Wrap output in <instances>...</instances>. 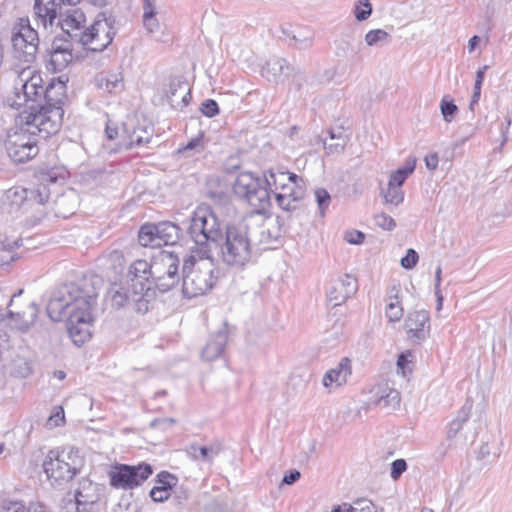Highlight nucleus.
Instances as JSON below:
<instances>
[{
    "label": "nucleus",
    "mask_w": 512,
    "mask_h": 512,
    "mask_svg": "<svg viewBox=\"0 0 512 512\" xmlns=\"http://www.w3.org/2000/svg\"><path fill=\"white\" fill-rule=\"evenodd\" d=\"M101 282L99 277L91 276L58 287L47 304V315L53 321H61L64 317L69 318L71 310L81 306L82 301L97 299L98 286Z\"/></svg>",
    "instance_id": "nucleus-1"
},
{
    "label": "nucleus",
    "mask_w": 512,
    "mask_h": 512,
    "mask_svg": "<svg viewBox=\"0 0 512 512\" xmlns=\"http://www.w3.org/2000/svg\"><path fill=\"white\" fill-rule=\"evenodd\" d=\"M215 263L207 250L189 252L183 260L182 291L187 298L204 295L215 284Z\"/></svg>",
    "instance_id": "nucleus-2"
},
{
    "label": "nucleus",
    "mask_w": 512,
    "mask_h": 512,
    "mask_svg": "<svg viewBox=\"0 0 512 512\" xmlns=\"http://www.w3.org/2000/svg\"><path fill=\"white\" fill-rule=\"evenodd\" d=\"M84 458L78 449L64 447L50 450L43 462V469L51 484L63 487L82 469Z\"/></svg>",
    "instance_id": "nucleus-3"
},
{
    "label": "nucleus",
    "mask_w": 512,
    "mask_h": 512,
    "mask_svg": "<svg viewBox=\"0 0 512 512\" xmlns=\"http://www.w3.org/2000/svg\"><path fill=\"white\" fill-rule=\"evenodd\" d=\"M248 223L228 225L220 246L222 262L232 268H243L252 258V238Z\"/></svg>",
    "instance_id": "nucleus-4"
},
{
    "label": "nucleus",
    "mask_w": 512,
    "mask_h": 512,
    "mask_svg": "<svg viewBox=\"0 0 512 512\" xmlns=\"http://www.w3.org/2000/svg\"><path fill=\"white\" fill-rule=\"evenodd\" d=\"M188 234L195 243L190 252L207 250L212 255V244L222 237L221 224L208 206H199L190 218Z\"/></svg>",
    "instance_id": "nucleus-5"
},
{
    "label": "nucleus",
    "mask_w": 512,
    "mask_h": 512,
    "mask_svg": "<svg viewBox=\"0 0 512 512\" xmlns=\"http://www.w3.org/2000/svg\"><path fill=\"white\" fill-rule=\"evenodd\" d=\"M44 82L39 72L27 67L19 73L14 89L15 100L11 104L17 108L27 106L30 110L42 104Z\"/></svg>",
    "instance_id": "nucleus-6"
},
{
    "label": "nucleus",
    "mask_w": 512,
    "mask_h": 512,
    "mask_svg": "<svg viewBox=\"0 0 512 512\" xmlns=\"http://www.w3.org/2000/svg\"><path fill=\"white\" fill-rule=\"evenodd\" d=\"M235 195L244 199L256 214L265 213L271 205L270 193L259 178L250 172L240 173L233 185Z\"/></svg>",
    "instance_id": "nucleus-7"
},
{
    "label": "nucleus",
    "mask_w": 512,
    "mask_h": 512,
    "mask_svg": "<svg viewBox=\"0 0 512 512\" xmlns=\"http://www.w3.org/2000/svg\"><path fill=\"white\" fill-rule=\"evenodd\" d=\"M179 264L178 256L170 251L162 250L153 256L152 281L160 292H167L179 283Z\"/></svg>",
    "instance_id": "nucleus-8"
},
{
    "label": "nucleus",
    "mask_w": 512,
    "mask_h": 512,
    "mask_svg": "<svg viewBox=\"0 0 512 512\" xmlns=\"http://www.w3.org/2000/svg\"><path fill=\"white\" fill-rule=\"evenodd\" d=\"M115 35V18L111 14L101 12L93 24L85 29L81 44L92 51H102L112 42Z\"/></svg>",
    "instance_id": "nucleus-9"
},
{
    "label": "nucleus",
    "mask_w": 512,
    "mask_h": 512,
    "mask_svg": "<svg viewBox=\"0 0 512 512\" xmlns=\"http://www.w3.org/2000/svg\"><path fill=\"white\" fill-rule=\"evenodd\" d=\"M63 109L60 106L48 107L38 104L36 109L30 110L26 117V128L34 130L33 133L42 134L47 138L58 132L62 124Z\"/></svg>",
    "instance_id": "nucleus-10"
},
{
    "label": "nucleus",
    "mask_w": 512,
    "mask_h": 512,
    "mask_svg": "<svg viewBox=\"0 0 512 512\" xmlns=\"http://www.w3.org/2000/svg\"><path fill=\"white\" fill-rule=\"evenodd\" d=\"M33 131L28 128H20L8 133L5 148L14 162L29 161L38 154V139Z\"/></svg>",
    "instance_id": "nucleus-11"
},
{
    "label": "nucleus",
    "mask_w": 512,
    "mask_h": 512,
    "mask_svg": "<svg viewBox=\"0 0 512 512\" xmlns=\"http://www.w3.org/2000/svg\"><path fill=\"white\" fill-rule=\"evenodd\" d=\"M11 42L16 59L24 63H32L35 60L39 38L37 31L29 25L28 20L21 19L14 26Z\"/></svg>",
    "instance_id": "nucleus-12"
},
{
    "label": "nucleus",
    "mask_w": 512,
    "mask_h": 512,
    "mask_svg": "<svg viewBox=\"0 0 512 512\" xmlns=\"http://www.w3.org/2000/svg\"><path fill=\"white\" fill-rule=\"evenodd\" d=\"M180 238V228L173 222L164 221L157 224L146 223L138 233L139 243L143 247H161L174 245Z\"/></svg>",
    "instance_id": "nucleus-13"
},
{
    "label": "nucleus",
    "mask_w": 512,
    "mask_h": 512,
    "mask_svg": "<svg viewBox=\"0 0 512 512\" xmlns=\"http://www.w3.org/2000/svg\"><path fill=\"white\" fill-rule=\"evenodd\" d=\"M96 304V299L82 301L81 306L71 310L67 322L69 337L73 343L80 347L91 337L90 326L93 321L92 309Z\"/></svg>",
    "instance_id": "nucleus-14"
},
{
    "label": "nucleus",
    "mask_w": 512,
    "mask_h": 512,
    "mask_svg": "<svg viewBox=\"0 0 512 512\" xmlns=\"http://www.w3.org/2000/svg\"><path fill=\"white\" fill-rule=\"evenodd\" d=\"M152 473L151 465L146 463L137 466L117 465L109 473L110 484L118 489H133L141 485Z\"/></svg>",
    "instance_id": "nucleus-15"
},
{
    "label": "nucleus",
    "mask_w": 512,
    "mask_h": 512,
    "mask_svg": "<svg viewBox=\"0 0 512 512\" xmlns=\"http://www.w3.org/2000/svg\"><path fill=\"white\" fill-rule=\"evenodd\" d=\"M152 261L147 262L146 260L138 259L134 261L127 273V283L134 289V297L142 299L147 297L152 300L154 292L152 290Z\"/></svg>",
    "instance_id": "nucleus-16"
},
{
    "label": "nucleus",
    "mask_w": 512,
    "mask_h": 512,
    "mask_svg": "<svg viewBox=\"0 0 512 512\" xmlns=\"http://www.w3.org/2000/svg\"><path fill=\"white\" fill-rule=\"evenodd\" d=\"M98 494L96 487L87 479L79 483V488L73 495L68 493L63 499V509L65 512H95L97 506Z\"/></svg>",
    "instance_id": "nucleus-17"
},
{
    "label": "nucleus",
    "mask_w": 512,
    "mask_h": 512,
    "mask_svg": "<svg viewBox=\"0 0 512 512\" xmlns=\"http://www.w3.org/2000/svg\"><path fill=\"white\" fill-rule=\"evenodd\" d=\"M134 295V289L127 282L124 284H113L108 291V297L113 307L120 309L132 307L137 313H146L149 310L150 298L142 297L138 301Z\"/></svg>",
    "instance_id": "nucleus-18"
},
{
    "label": "nucleus",
    "mask_w": 512,
    "mask_h": 512,
    "mask_svg": "<svg viewBox=\"0 0 512 512\" xmlns=\"http://www.w3.org/2000/svg\"><path fill=\"white\" fill-rule=\"evenodd\" d=\"M303 183V179L299 177L275 191L276 203L283 212L292 214L301 209V202L305 195Z\"/></svg>",
    "instance_id": "nucleus-19"
},
{
    "label": "nucleus",
    "mask_w": 512,
    "mask_h": 512,
    "mask_svg": "<svg viewBox=\"0 0 512 512\" xmlns=\"http://www.w3.org/2000/svg\"><path fill=\"white\" fill-rule=\"evenodd\" d=\"M22 293V290L18 292V294H14L9 307V318L11 325L22 331H27L36 320V317L39 313V308L35 302L28 301L26 302L20 309H16L15 307V298Z\"/></svg>",
    "instance_id": "nucleus-20"
},
{
    "label": "nucleus",
    "mask_w": 512,
    "mask_h": 512,
    "mask_svg": "<svg viewBox=\"0 0 512 512\" xmlns=\"http://www.w3.org/2000/svg\"><path fill=\"white\" fill-rule=\"evenodd\" d=\"M80 0H35L34 13L36 20L44 28L48 25L52 26L54 21L62 17L63 6H75Z\"/></svg>",
    "instance_id": "nucleus-21"
},
{
    "label": "nucleus",
    "mask_w": 512,
    "mask_h": 512,
    "mask_svg": "<svg viewBox=\"0 0 512 512\" xmlns=\"http://www.w3.org/2000/svg\"><path fill=\"white\" fill-rule=\"evenodd\" d=\"M408 338L414 342H421L430 334V315L426 310L410 312L405 320Z\"/></svg>",
    "instance_id": "nucleus-22"
},
{
    "label": "nucleus",
    "mask_w": 512,
    "mask_h": 512,
    "mask_svg": "<svg viewBox=\"0 0 512 512\" xmlns=\"http://www.w3.org/2000/svg\"><path fill=\"white\" fill-rule=\"evenodd\" d=\"M60 17L59 24L61 29L67 36L77 43L81 44V38L85 34L84 24L86 21L85 14L81 9L69 8Z\"/></svg>",
    "instance_id": "nucleus-23"
},
{
    "label": "nucleus",
    "mask_w": 512,
    "mask_h": 512,
    "mask_svg": "<svg viewBox=\"0 0 512 512\" xmlns=\"http://www.w3.org/2000/svg\"><path fill=\"white\" fill-rule=\"evenodd\" d=\"M368 402L386 410H395L400 405V393L391 388L387 383H379L373 386L369 392Z\"/></svg>",
    "instance_id": "nucleus-24"
},
{
    "label": "nucleus",
    "mask_w": 512,
    "mask_h": 512,
    "mask_svg": "<svg viewBox=\"0 0 512 512\" xmlns=\"http://www.w3.org/2000/svg\"><path fill=\"white\" fill-rule=\"evenodd\" d=\"M357 291L356 279L346 274L339 278L328 292V300L334 306H338L345 302Z\"/></svg>",
    "instance_id": "nucleus-25"
},
{
    "label": "nucleus",
    "mask_w": 512,
    "mask_h": 512,
    "mask_svg": "<svg viewBox=\"0 0 512 512\" xmlns=\"http://www.w3.org/2000/svg\"><path fill=\"white\" fill-rule=\"evenodd\" d=\"M294 66L290 65L284 58H270L262 68V76L269 82L279 83L291 76Z\"/></svg>",
    "instance_id": "nucleus-26"
},
{
    "label": "nucleus",
    "mask_w": 512,
    "mask_h": 512,
    "mask_svg": "<svg viewBox=\"0 0 512 512\" xmlns=\"http://www.w3.org/2000/svg\"><path fill=\"white\" fill-rule=\"evenodd\" d=\"M167 101L173 108L185 107L191 98L188 84L178 77L171 78L164 91Z\"/></svg>",
    "instance_id": "nucleus-27"
},
{
    "label": "nucleus",
    "mask_w": 512,
    "mask_h": 512,
    "mask_svg": "<svg viewBox=\"0 0 512 512\" xmlns=\"http://www.w3.org/2000/svg\"><path fill=\"white\" fill-rule=\"evenodd\" d=\"M228 341V331L226 323L216 333L210 335L206 345L202 349V359L213 361L219 358L224 352V348Z\"/></svg>",
    "instance_id": "nucleus-28"
},
{
    "label": "nucleus",
    "mask_w": 512,
    "mask_h": 512,
    "mask_svg": "<svg viewBox=\"0 0 512 512\" xmlns=\"http://www.w3.org/2000/svg\"><path fill=\"white\" fill-rule=\"evenodd\" d=\"M351 375V361L344 357L336 365V367L328 370L322 379L323 386L326 388H339L344 385L348 377Z\"/></svg>",
    "instance_id": "nucleus-29"
},
{
    "label": "nucleus",
    "mask_w": 512,
    "mask_h": 512,
    "mask_svg": "<svg viewBox=\"0 0 512 512\" xmlns=\"http://www.w3.org/2000/svg\"><path fill=\"white\" fill-rule=\"evenodd\" d=\"M152 133L150 130L145 128H133L130 130L126 124H122V132L120 135V140L117 145V149H130L133 146L142 145L144 143H148Z\"/></svg>",
    "instance_id": "nucleus-30"
},
{
    "label": "nucleus",
    "mask_w": 512,
    "mask_h": 512,
    "mask_svg": "<svg viewBox=\"0 0 512 512\" xmlns=\"http://www.w3.org/2000/svg\"><path fill=\"white\" fill-rule=\"evenodd\" d=\"M95 86L104 93L119 94L125 88L123 73L100 72L95 76Z\"/></svg>",
    "instance_id": "nucleus-31"
},
{
    "label": "nucleus",
    "mask_w": 512,
    "mask_h": 512,
    "mask_svg": "<svg viewBox=\"0 0 512 512\" xmlns=\"http://www.w3.org/2000/svg\"><path fill=\"white\" fill-rule=\"evenodd\" d=\"M143 10V25L147 33L154 36L159 42H168L170 40L169 34L165 33L164 30L161 31L160 23L156 18L155 7L150 0L144 1Z\"/></svg>",
    "instance_id": "nucleus-32"
},
{
    "label": "nucleus",
    "mask_w": 512,
    "mask_h": 512,
    "mask_svg": "<svg viewBox=\"0 0 512 512\" xmlns=\"http://www.w3.org/2000/svg\"><path fill=\"white\" fill-rule=\"evenodd\" d=\"M28 190L23 187H12L8 189L2 199V207L8 213H14L26 205L28 201Z\"/></svg>",
    "instance_id": "nucleus-33"
},
{
    "label": "nucleus",
    "mask_w": 512,
    "mask_h": 512,
    "mask_svg": "<svg viewBox=\"0 0 512 512\" xmlns=\"http://www.w3.org/2000/svg\"><path fill=\"white\" fill-rule=\"evenodd\" d=\"M66 84L61 80H52L46 87H44V94L42 103L48 107L60 106L62 107L66 99Z\"/></svg>",
    "instance_id": "nucleus-34"
},
{
    "label": "nucleus",
    "mask_w": 512,
    "mask_h": 512,
    "mask_svg": "<svg viewBox=\"0 0 512 512\" xmlns=\"http://www.w3.org/2000/svg\"><path fill=\"white\" fill-rule=\"evenodd\" d=\"M78 205V196L74 190L59 195L54 200V212L57 217L67 218L72 215Z\"/></svg>",
    "instance_id": "nucleus-35"
},
{
    "label": "nucleus",
    "mask_w": 512,
    "mask_h": 512,
    "mask_svg": "<svg viewBox=\"0 0 512 512\" xmlns=\"http://www.w3.org/2000/svg\"><path fill=\"white\" fill-rule=\"evenodd\" d=\"M73 55L69 45L58 46L56 42L52 44L49 65L53 71H62L71 63Z\"/></svg>",
    "instance_id": "nucleus-36"
},
{
    "label": "nucleus",
    "mask_w": 512,
    "mask_h": 512,
    "mask_svg": "<svg viewBox=\"0 0 512 512\" xmlns=\"http://www.w3.org/2000/svg\"><path fill=\"white\" fill-rule=\"evenodd\" d=\"M18 236H8L0 232V266L8 265L16 259L15 249L20 246Z\"/></svg>",
    "instance_id": "nucleus-37"
},
{
    "label": "nucleus",
    "mask_w": 512,
    "mask_h": 512,
    "mask_svg": "<svg viewBox=\"0 0 512 512\" xmlns=\"http://www.w3.org/2000/svg\"><path fill=\"white\" fill-rule=\"evenodd\" d=\"M222 451L220 443H213L209 446L191 444L186 448L187 454L194 460L211 462Z\"/></svg>",
    "instance_id": "nucleus-38"
},
{
    "label": "nucleus",
    "mask_w": 512,
    "mask_h": 512,
    "mask_svg": "<svg viewBox=\"0 0 512 512\" xmlns=\"http://www.w3.org/2000/svg\"><path fill=\"white\" fill-rule=\"evenodd\" d=\"M297 178L299 177L296 174L287 171L270 169L264 172L265 183L273 194Z\"/></svg>",
    "instance_id": "nucleus-39"
},
{
    "label": "nucleus",
    "mask_w": 512,
    "mask_h": 512,
    "mask_svg": "<svg viewBox=\"0 0 512 512\" xmlns=\"http://www.w3.org/2000/svg\"><path fill=\"white\" fill-rule=\"evenodd\" d=\"M472 410V402L466 401L465 404L458 411L457 416L449 423L447 437L452 439L456 437L470 417Z\"/></svg>",
    "instance_id": "nucleus-40"
},
{
    "label": "nucleus",
    "mask_w": 512,
    "mask_h": 512,
    "mask_svg": "<svg viewBox=\"0 0 512 512\" xmlns=\"http://www.w3.org/2000/svg\"><path fill=\"white\" fill-rule=\"evenodd\" d=\"M416 167V158L409 157L406 160L405 166L397 169L390 175L389 186H395L401 188L402 184L412 174Z\"/></svg>",
    "instance_id": "nucleus-41"
},
{
    "label": "nucleus",
    "mask_w": 512,
    "mask_h": 512,
    "mask_svg": "<svg viewBox=\"0 0 512 512\" xmlns=\"http://www.w3.org/2000/svg\"><path fill=\"white\" fill-rule=\"evenodd\" d=\"M330 139L335 141L334 143L327 144L326 141L323 142L324 149L328 151V153H340L344 150L347 142L348 136L344 133L342 128L331 129L329 130Z\"/></svg>",
    "instance_id": "nucleus-42"
},
{
    "label": "nucleus",
    "mask_w": 512,
    "mask_h": 512,
    "mask_svg": "<svg viewBox=\"0 0 512 512\" xmlns=\"http://www.w3.org/2000/svg\"><path fill=\"white\" fill-rule=\"evenodd\" d=\"M365 43L369 47L383 46L391 42V35L383 29H373L368 31L364 37Z\"/></svg>",
    "instance_id": "nucleus-43"
},
{
    "label": "nucleus",
    "mask_w": 512,
    "mask_h": 512,
    "mask_svg": "<svg viewBox=\"0 0 512 512\" xmlns=\"http://www.w3.org/2000/svg\"><path fill=\"white\" fill-rule=\"evenodd\" d=\"M385 315L389 322H398L403 316V308L397 295L389 297Z\"/></svg>",
    "instance_id": "nucleus-44"
},
{
    "label": "nucleus",
    "mask_w": 512,
    "mask_h": 512,
    "mask_svg": "<svg viewBox=\"0 0 512 512\" xmlns=\"http://www.w3.org/2000/svg\"><path fill=\"white\" fill-rule=\"evenodd\" d=\"M501 454V449L497 442L483 443L479 449L478 457L495 461Z\"/></svg>",
    "instance_id": "nucleus-45"
},
{
    "label": "nucleus",
    "mask_w": 512,
    "mask_h": 512,
    "mask_svg": "<svg viewBox=\"0 0 512 512\" xmlns=\"http://www.w3.org/2000/svg\"><path fill=\"white\" fill-rule=\"evenodd\" d=\"M440 111L445 122L450 123L458 113V107L449 96H444L440 103Z\"/></svg>",
    "instance_id": "nucleus-46"
},
{
    "label": "nucleus",
    "mask_w": 512,
    "mask_h": 512,
    "mask_svg": "<svg viewBox=\"0 0 512 512\" xmlns=\"http://www.w3.org/2000/svg\"><path fill=\"white\" fill-rule=\"evenodd\" d=\"M373 8L369 0H358L354 5V16L357 21H365L372 14Z\"/></svg>",
    "instance_id": "nucleus-47"
},
{
    "label": "nucleus",
    "mask_w": 512,
    "mask_h": 512,
    "mask_svg": "<svg viewBox=\"0 0 512 512\" xmlns=\"http://www.w3.org/2000/svg\"><path fill=\"white\" fill-rule=\"evenodd\" d=\"M385 203L392 204V205H399L403 202L404 194L401 188L395 187V186H389L386 190H382L381 192Z\"/></svg>",
    "instance_id": "nucleus-48"
},
{
    "label": "nucleus",
    "mask_w": 512,
    "mask_h": 512,
    "mask_svg": "<svg viewBox=\"0 0 512 512\" xmlns=\"http://www.w3.org/2000/svg\"><path fill=\"white\" fill-rule=\"evenodd\" d=\"M11 373L19 378H25L31 373L29 362L24 359H15L12 364Z\"/></svg>",
    "instance_id": "nucleus-49"
},
{
    "label": "nucleus",
    "mask_w": 512,
    "mask_h": 512,
    "mask_svg": "<svg viewBox=\"0 0 512 512\" xmlns=\"http://www.w3.org/2000/svg\"><path fill=\"white\" fill-rule=\"evenodd\" d=\"M29 193L31 195V200L33 199L38 204H44L50 197V190L45 183L38 184L36 189Z\"/></svg>",
    "instance_id": "nucleus-50"
},
{
    "label": "nucleus",
    "mask_w": 512,
    "mask_h": 512,
    "mask_svg": "<svg viewBox=\"0 0 512 512\" xmlns=\"http://www.w3.org/2000/svg\"><path fill=\"white\" fill-rule=\"evenodd\" d=\"M157 478V481L160 484L159 486L165 487L168 491H170V489L174 487L178 481L177 477L166 471L159 473Z\"/></svg>",
    "instance_id": "nucleus-51"
},
{
    "label": "nucleus",
    "mask_w": 512,
    "mask_h": 512,
    "mask_svg": "<svg viewBox=\"0 0 512 512\" xmlns=\"http://www.w3.org/2000/svg\"><path fill=\"white\" fill-rule=\"evenodd\" d=\"M315 197H316L318 207L320 209V213L323 215L325 209L330 204V200H331L330 195L325 189L319 188L315 191Z\"/></svg>",
    "instance_id": "nucleus-52"
},
{
    "label": "nucleus",
    "mask_w": 512,
    "mask_h": 512,
    "mask_svg": "<svg viewBox=\"0 0 512 512\" xmlns=\"http://www.w3.org/2000/svg\"><path fill=\"white\" fill-rule=\"evenodd\" d=\"M121 132H122V126L119 127L118 123L113 122L112 120L107 121L105 133L109 140H117V143H118L120 140Z\"/></svg>",
    "instance_id": "nucleus-53"
},
{
    "label": "nucleus",
    "mask_w": 512,
    "mask_h": 512,
    "mask_svg": "<svg viewBox=\"0 0 512 512\" xmlns=\"http://www.w3.org/2000/svg\"><path fill=\"white\" fill-rule=\"evenodd\" d=\"M64 421V410L62 409V407H59L54 414L48 417L45 426L49 429H52L54 427L62 425Z\"/></svg>",
    "instance_id": "nucleus-54"
},
{
    "label": "nucleus",
    "mask_w": 512,
    "mask_h": 512,
    "mask_svg": "<svg viewBox=\"0 0 512 512\" xmlns=\"http://www.w3.org/2000/svg\"><path fill=\"white\" fill-rule=\"evenodd\" d=\"M375 223L378 227L388 231L392 230L396 226L393 218L385 213H380L376 215Z\"/></svg>",
    "instance_id": "nucleus-55"
},
{
    "label": "nucleus",
    "mask_w": 512,
    "mask_h": 512,
    "mask_svg": "<svg viewBox=\"0 0 512 512\" xmlns=\"http://www.w3.org/2000/svg\"><path fill=\"white\" fill-rule=\"evenodd\" d=\"M418 259V253L414 249H408L405 257L401 259V265L405 269H412L417 264Z\"/></svg>",
    "instance_id": "nucleus-56"
},
{
    "label": "nucleus",
    "mask_w": 512,
    "mask_h": 512,
    "mask_svg": "<svg viewBox=\"0 0 512 512\" xmlns=\"http://www.w3.org/2000/svg\"><path fill=\"white\" fill-rule=\"evenodd\" d=\"M407 463L404 459H397L391 464V478L397 480L406 471Z\"/></svg>",
    "instance_id": "nucleus-57"
},
{
    "label": "nucleus",
    "mask_w": 512,
    "mask_h": 512,
    "mask_svg": "<svg viewBox=\"0 0 512 512\" xmlns=\"http://www.w3.org/2000/svg\"><path fill=\"white\" fill-rule=\"evenodd\" d=\"M201 112L207 117H214L219 113L218 104L212 99H207L201 104Z\"/></svg>",
    "instance_id": "nucleus-58"
},
{
    "label": "nucleus",
    "mask_w": 512,
    "mask_h": 512,
    "mask_svg": "<svg viewBox=\"0 0 512 512\" xmlns=\"http://www.w3.org/2000/svg\"><path fill=\"white\" fill-rule=\"evenodd\" d=\"M170 496V491L165 487L155 486L150 491V497L155 502H164Z\"/></svg>",
    "instance_id": "nucleus-59"
},
{
    "label": "nucleus",
    "mask_w": 512,
    "mask_h": 512,
    "mask_svg": "<svg viewBox=\"0 0 512 512\" xmlns=\"http://www.w3.org/2000/svg\"><path fill=\"white\" fill-rule=\"evenodd\" d=\"M292 40L294 41V45L298 49L305 50L312 46L313 36L308 35V36H304V37H298L296 35H293Z\"/></svg>",
    "instance_id": "nucleus-60"
},
{
    "label": "nucleus",
    "mask_w": 512,
    "mask_h": 512,
    "mask_svg": "<svg viewBox=\"0 0 512 512\" xmlns=\"http://www.w3.org/2000/svg\"><path fill=\"white\" fill-rule=\"evenodd\" d=\"M203 150V143L201 137L191 139L179 152L196 151L200 152Z\"/></svg>",
    "instance_id": "nucleus-61"
},
{
    "label": "nucleus",
    "mask_w": 512,
    "mask_h": 512,
    "mask_svg": "<svg viewBox=\"0 0 512 512\" xmlns=\"http://www.w3.org/2000/svg\"><path fill=\"white\" fill-rule=\"evenodd\" d=\"M344 238L350 244H360L363 242L365 235L361 231L352 230L346 232Z\"/></svg>",
    "instance_id": "nucleus-62"
},
{
    "label": "nucleus",
    "mask_w": 512,
    "mask_h": 512,
    "mask_svg": "<svg viewBox=\"0 0 512 512\" xmlns=\"http://www.w3.org/2000/svg\"><path fill=\"white\" fill-rule=\"evenodd\" d=\"M292 76V81H293V84L295 85L296 89L298 91H301L303 90V82H306L307 79H306V76L304 75L303 72H301L299 69H295L294 68V72L291 74Z\"/></svg>",
    "instance_id": "nucleus-63"
},
{
    "label": "nucleus",
    "mask_w": 512,
    "mask_h": 512,
    "mask_svg": "<svg viewBox=\"0 0 512 512\" xmlns=\"http://www.w3.org/2000/svg\"><path fill=\"white\" fill-rule=\"evenodd\" d=\"M424 161H425V165H426L427 169L434 171L438 167V162H439L438 154L437 153L428 154L425 156Z\"/></svg>",
    "instance_id": "nucleus-64"
}]
</instances>
